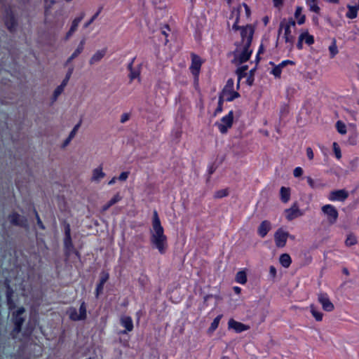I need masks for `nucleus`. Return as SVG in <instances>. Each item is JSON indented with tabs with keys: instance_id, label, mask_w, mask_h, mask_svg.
I'll return each mask as SVG.
<instances>
[{
	"instance_id": "12",
	"label": "nucleus",
	"mask_w": 359,
	"mask_h": 359,
	"mask_svg": "<svg viewBox=\"0 0 359 359\" xmlns=\"http://www.w3.org/2000/svg\"><path fill=\"white\" fill-rule=\"evenodd\" d=\"M348 197V193L345 189L334 190L330 193V201H344Z\"/></svg>"
},
{
	"instance_id": "54",
	"label": "nucleus",
	"mask_w": 359,
	"mask_h": 359,
	"mask_svg": "<svg viewBox=\"0 0 359 359\" xmlns=\"http://www.w3.org/2000/svg\"><path fill=\"white\" fill-rule=\"evenodd\" d=\"M304 40V34H300L298 39V41L297 43V48L299 50H302L303 48V41Z\"/></svg>"
},
{
	"instance_id": "63",
	"label": "nucleus",
	"mask_w": 359,
	"mask_h": 359,
	"mask_svg": "<svg viewBox=\"0 0 359 359\" xmlns=\"http://www.w3.org/2000/svg\"><path fill=\"white\" fill-rule=\"evenodd\" d=\"M302 8L300 7V6H297L296 8V11L294 12V17L296 18H299V16L302 15Z\"/></svg>"
},
{
	"instance_id": "55",
	"label": "nucleus",
	"mask_w": 359,
	"mask_h": 359,
	"mask_svg": "<svg viewBox=\"0 0 359 359\" xmlns=\"http://www.w3.org/2000/svg\"><path fill=\"white\" fill-rule=\"evenodd\" d=\"M81 121H80L73 128V130L71 131V133H69V136H70V138H73L77 130H79V127L81 126Z\"/></svg>"
},
{
	"instance_id": "14",
	"label": "nucleus",
	"mask_w": 359,
	"mask_h": 359,
	"mask_svg": "<svg viewBox=\"0 0 359 359\" xmlns=\"http://www.w3.org/2000/svg\"><path fill=\"white\" fill-rule=\"evenodd\" d=\"M201 60L199 56L195 54H191V65L190 70L194 76H198L201 67Z\"/></svg>"
},
{
	"instance_id": "49",
	"label": "nucleus",
	"mask_w": 359,
	"mask_h": 359,
	"mask_svg": "<svg viewBox=\"0 0 359 359\" xmlns=\"http://www.w3.org/2000/svg\"><path fill=\"white\" fill-rule=\"evenodd\" d=\"M305 43L308 45H312L314 43V37L309 34L308 32H304Z\"/></svg>"
},
{
	"instance_id": "4",
	"label": "nucleus",
	"mask_w": 359,
	"mask_h": 359,
	"mask_svg": "<svg viewBox=\"0 0 359 359\" xmlns=\"http://www.w3.org/2000/svg\"><path fill=\"white\" fill-rule=\"evenodd\" d=\"M4 24L6 28L11 32H15L18 26L17 20L14 16L13 11L10 8H7L5 11L4 17Z\"/></svg>"
},
{
	"instance_id": "37",
	"label": "nucleus",
	"mask_w": 359,
	"mask_h": 359,
	"mask_svg": "<svg viewBox=\"0 0 359 359\" xmlns=\"http://www.w3.org/2000/svg\"><path fill=\"white\" fill-rule=\"evenodd\" d=\"M269 65L274 66L273 69L271 70V73L276 77V78H280L281 75L282 68L278 65H275L274 62H270Z\"/></svg>"
},
{
	"instance_id": "61",
	"label": "nucleus",
	"mask_w": 359,
	"mask_h": 359,
	"mask_svg": "<svg viewBox=\"0 0 359 359\" xmlns=\"http://www.w3.org/2000/svg\"><path fill=\"white\" fill-rule=\"evenodd\" d=\"M310 5V10L313 12H315L316 13H319L320 12V7L316 5V4H313V5H311L310 4H309Z\"/></svg>"
},
{
	"instance_id": "47",
	"label": "nucleus",
	"mask_w": 359,
	"mask_h": 359,
	"mask_svg": "<svg viewBox=\"0 0 359 359\" xmlns=\"http://www.w3.org/2000/svg\"><path fill=\"white\" fill-rule=\"evenodd\" d=\"M229 195V191L226 189H220L215 192L214 197L215 198H222Z\"/></svg>"
},
{
	"instance_id": "31",
	"label": "nucleus",
	"mask_w": 359,
	"mask_h": 359,
	"mask_svg": "<svg viewBox=\"0 0 359 359\" xmlns=\"http://www.w3.org/2000/svg\"><path fill=\"white\" fill-rule=\"evenodd\" d=\"M121 196H119L118 194H116V195L114 196V197L112 198H111V200L107 203L105 204L103 207H102V210L103 211H106L107 210H108L111 205H114L115 203H116L118 201H119L121 200Z\"/></svg>"
},
{
	"instance_id": "23",
	"label": "nucleus",
	"mask_w": 359,
	"mask_h": 359,
	"mask_svg": "<svg viewBox=\"0 0 359 359\" xmlns=\"http://www.w3.org/2000/svg\"><path fill=\"white\" fill-rule=\"evenodd\" d=\"M84 45H85V39H82L77 48L74 50V52L72 53V55L68 58V60L66 62V65L70 63L74 59L77 57L83 50L84 49Z\"/></svg>"
},
{
	"instance_id": "25",
	"label": "nucleus",
	"mask_w": 359,
	"mask_h": 359,
	"mask_svg": "<svg viewBox=\"0 0 359 359\" xmlns=\"http://www.w3.org/2000/svg\"><path fill=\"white\" fill-rule=\"evenodd\" d=\"M280 200L283 203H286L290 198V189L282 187L280 190Z\"/></svg>"
},
{
	"instance_id": "9",
	"label": "nucleus",
	"mask_w": 359,
	"mask_h": 359,
	"mask_svg": "<svg viewBox=\"0 0 359 359\" xmlns=\"http://www.w3.org/2000/svg\"><path fill=\"white\" fill-rule=\"evenodd\" d=\"M285 22V19L284 18L280 23L279 29H278V35L280 34L283 29L285 30L284 38L286 43H290V49L293 47V43L294 41V37L291 34V29L288 27V26H284V23Z\"/></svg>"
},
{
	"instance_id": "43",
	"label": "nucleus",
	"mask_w": 359,
	"mask_h": 359,
	"mask_svg": "<svg viewBox=\"0 0 359 359\" xmlns=\"http://www.w3.org/2000/svg\"><path fill=\"white\" fill-rule=\"evenodd\" d=\"M223 102H224V95H222V94H221L219 95V97L218 105H217V107L216 108V109L215 111L214 116H216L217 114H219V113L222 111V110H223Z\"/></svg>"
},
{
	"instance_id": "38",
	"label": "nucleus",
	"mask_w": 359,
	"mask_h": 359,
	"mask_svg": "<svg viewBox=\"0 0 359 359\" xmlns=\"http://www.w3.org/2000/svg\"><path fill=\"white\" fill-rule=\"evenodd\" d=\"M225 96H226V101L232 102L236 98L239 97L241 95H240L239 93H238L233 90H229L228 92L227 95Z\"/></svg>"
},
{
	"instance_id": "7",
	"label": "nucleus",
	"mask_w": 359,
	"mask_h": 359,
	"mask_svg": "<svg viewBox=\"0 0 359 359\" xmlns=\"http://www.w3.org/2000/svg\"><path fill=\"white\" fill-rule=\"evenodd\" d=\"M290 236L287 231L279 228L274 233V240L277 248H283L285 246L287 239Z\"/></svg>"
},
{
	"instance_id": "60",
	"label": "nucleus",
	"mask_w": 359,
	"mask_h": 359,
	"mask_svg": "<svg viewBox=\"0 0 359 359\" xmlns=\"http://www.w3.org/2000/svg\"><path fill=\"white\" fill-rule=\"evenodd\" d=\"M129 172H123L119 175L118 180L121 181H126L128 177Z\"/></svg>"
},
{
	"instance_id": "21",
	"label": "nucleus",
	"mask_w": 359,
	"mask_h": 359,
	"mask_svg": "<svg viewBox=\"0 0 359 359\" xmlns=\"http://www.w3.org/2000/svg\"><path fill=\"white\" fill-rule=\"evenodd\" d=\"M64 248L65 252L67 256H69L73 252H74V248L71 236L64 237Z\"/></svg>"
},
{
	"instance_id": "13",
	"label": "nucleus",
	"mask_w": 359,
	"mask_h": 359,
	"mask_svg": "<svg viewBox=\"0 0 359 359\" xmlns=\"http://www.w3.org/2000/svg\"><path fill=\"white\" fill-rule=\"evenodd\" d=\"M285 212L286 213V219L288 221H292L294 219L298 217L299 216L302 215V213L300 212V210L299 208L297 202L294 203L291 208L286 209Z\"/></svg>"
},
{
	"instance_id": "27",
	"label": "nucleus",
	"mask_w": 359,
	"mask_h": 359,
	"mask_svg": "<svg viewBox=\"0 0 359 359\" xmlns=\"http://www.w3.org/2000/svg\"><path fill=\"white\" fill-rule=\"evenodd\" d=\"M25 321V319L22 316H14L13 323H14V329L13 332L18 334L21 331V327Z\"/></svg>"
},
{
	"instance_id": "56",
	"label": "nucleus",
	"mask_w": 359,
	"mask_h": 359,
	"mask_svg": "<svg viewBox=\"0 0 359 359\" xmlns=\"http://www.w3.org/2000/svg\"><path fill=\"white\" fill-rule=\"evenodd\" d=\"M306 156L308 157V158L309 160H313V149L311 148V147H307L306 148Z\"/></svg>"
},
{
	"instance_id": "17",
	"label": "nucleus",
	"mask_w": 359,
	"mask_h": 359,
	"mask_svg": "<svg viewBox=\"0 0 359 359\" xmlns=\"http://www.w3.org/2000/svg\"><path fill=\"white\" fill-rule=\"evenodd\" d=\"M109 277V275L107 271H102L100 273V283L96 288V297H98L100 294L102 293L104 285L108 280Z\"/></svg>"
},
{
	"instance_id": "22",
	"label": "nucleus",
	"mask_w": 359,
	"mask_h": 359,
	"mask_svg": "<svg viewBox=\"0 0 359 359\" xmlns=\"http://www.w3.org/2000/svg\"><path fill=\"white\" fill-rule=\"evenodd\" d=\"M160 34H158V39L163 40L164 45H167L169 41L168 37L170 32V28L168 25H164L160 27Z\"/></svg>"
},
{
	"instance_id": "2",
	"label": "nucleus",
	"mask_w": 359,
	"mask_h": 359,
	"mask_svg": "<svg viewBox=\"0 0 359 359\" xmlns=\"http://www.w3.org/2000/svg\"><path fill=\"white\" fill-rule=\"evenodd\" d=\"M322 212L327 217V220L330 224H334L337 222L339 213L337 210L332 205H325L322 207Z\"/></svg>"
},
{
	"instance_id": "42",
	"label": "nucleus",
	"mask_w": 359,
	"mask_h": 359,
	"mask_svg": "<svg viewBox=\"0 0 359 359\" xmlns=\"http://www.w3.org/2000/svg\"><path fill=\"white\" fill-rule=\"evenodd\" d=\"M256 69H257V66H255L253 69L250 70L249 76H248V78L246 79V83H248V86H252L254 83V80H255L254 76H255Z\"/></svg>"
},
{
	"instance_id": "10",
	"label": "nucleus",
	"mask_w": 359,
	"mask_h": 359,
	"mask_svg": "<svg viewBox=\"0 0 359 359\" xmlns=\"http://www.w3.org/2000/svg\"><path fill=\"white\" fill-rule=\"evenodd\" d=\"M168 248L167 238L163 234V228L158 220V252L161 254L165 252Z\"/></svg>"
},
{
	"instance_id": "1",
	"label": "nucleus",
	"mask_w": 359,
	"mask_h": 359,
	"mask_svg": "<svg viewBox=\"0 0 359 359\" xmlns=\"http://www.w3.org/2000/svg\"><path fill=\"white\" fill-rule=\"evenodd\" d=\"M70 320L73 321H79L85 320L87 317L86 314V306L84 302H83L80 306L79 311L78 312L76 309L70 307L67 311Z\"/></svg>"
},
{
	"instance_id": "16",
	"label": "nucleus",
	"mask_w": 359,
	"mask_h": 359,
	"mask_svg": "<svg viewBox=\"0 0 359 359\" xmlns=\"http://www.w3.org/2000/svg\"><path fill=\"white\" fill-rule=\"evenodd\" d=\"M271 229V223L269 220H264L258 226L257 233L261 238H264Z\"/></svg>"
},
{
	"instance_id": "29",
	"label": "nucleus",
	"mask_w": 359,
	"mask_h": 359,
	"mask_svg": "<svg viewBox=\"0 0 359 359\" xmlns=\"http://www.w3.org/2000/svg\"><path fill=\"white\" fill-rule=\"evenodd\" d=\"M348 11L346 13V17L349 19H354L358 15V11H359L354 6L347 5Z\"/></svg>"
},
{
	"instance_id": "46",
	"label": "nucleus",
	"mask_w": 359,
	"mask_h": 359,
	"mask_svg": "<svg viewBox=\"0 0 359 359\" xmlns=\"http://www.w3.org/2000/svg\"><path fill=\"white\" fill-rule=\"evenodd\" d=\"M252 41V32L251 31L248 39H247L245 41H242V43H243V49L245 50H251L250 49V48Z\"/></svg>"
},
{
	"instance_id": "50",
	"label": "nucleus",
	"mask_w": 359,
	"mask_h": 359,
	"mask_svg": "<svg viewBox=\"0 0 359 359\" xmlns=\"http://www.w3.org/2000/svg\"><path fill=\"white\" fill-rule=\"evenodd\" d=\"M210 298H215L216 300H219L221 299L219 295H213V294H205L204 297H203V304L207 306L208 304V301L209 299Z\"/></svg>"
},
{
	"instance_id": "59",
	"label": "nucleus",
	"mask_w": 359,
	"mask_h": 359,
	"mask_svg": "<svg viewBox=\"0 0 359 359\" xmlns=\"http://www.w3.org/2000/svg\"><path fill=\"white\" fill-rule=\"evenodd\" d=\"M295 64V62L292 60H284L281 63H280L278 65L283 68L285 66H287V65H294Z\"/></svg>"
},
{
	"instance_id": "44",
	"label": "nucleus",
	"mask_w": 359,
	"mask_h": 359,
	"mask_svg": "<svg viewBox=\"0 0 359 359\" xmlns=\"http://www.w3.org/2000/svg\"><path fill=\"white\" fill-rule=\"evenodd\" d=\"M102 10V7L100 6L97 9V12L91 17V18L84 24V25H83L84 28H87L90 25H91L94 22V20L97 18L99 14L101 13Z\"/></svg>"
},
{
	"instance_id": "15",
	"label": "nucleus",
	"mask_w": 359,
	"mask_h": 359,
	"mask_svg": "<svg viewBox=\"0 0 359 359\" xmlns=\"http://www.w3.org/2000/svg\"><path fill=\"white\" fill-rule=\"evenodd\" d=\"M228 325L229 329L235 330L237 333H241L250 329V326L236 321L232 318L229 320Z\"/></svg>"
},
{
	"instance_id": "32",
	"label": "nucleus",
	"mask_w": 359,
	"mask_h": 359,
	"mask_svg": "<svg viewBox=\"0 0 359 359\" xmlns=\"http://www.w3.org/2000/svg\"><path fill=\"white\" fill-rule=\"evenodd\" d=\"M248 69V65H243L236 69V74H237L238 79L239 81H241L243 78H244L247 76L246 71Z\"/></svg>"
},
{
	"instance_id": "24",
	"label": "nucleus",
	"mask_w": 359,
	"mask_h": 359,
	"mask_svg": "<svg viewBox=\"0 0 359 359\" xmlns=\"http://www.w3.org/2000/svg\"><path fill=\"white\" fill-rule=\"evenodd\" d=\"M5 285L6 287V299H7V303H8L9 307L11 309H12V308L14 307V302H13V301L12 299V297L13 295V290L11 287V286L9 285V281L8 280H6L5 281Z\"/></svg>"
},
{
	"instance_id": "11",
	"label": "nucleus",
	"mask_w": 359,
	"mask_h": 359,
	"mask_svg": "<svg viewBox=\"0 0 359 359\" xmlns=\"http://www.w3.org/2000/svg\"><path fill=\"white\" fill-rule=\"evenodd\" d=\"M318 302L321 304L324 311L330 312L334 309V304L330 300V298L326 293H320L318 297Z\"/></svg>"
},
{
	"instance_id": "34",
	"label": "nucleus",
	"mask_w": 359,
	"mask_h": 359,
	"mask_svg": "<svg viewBox=\"0 0 359 359\" xmlns=\"http://www.w3.org/2000/svg\"><path fill=\"white\" fill-rule=\"evenodd\" d=\"M84 16H85V13L83 12H82L80 13L79 16H78L73 20L72 26L70 27V29H72V31L75 32L79 24L83 20Z\"/></svg>"
},
{
	"instance_id": "64",
	"label": "nucleus",
	"mask_w": 359,
	"mask_h": 359,
	"mask_svg": "<svg viewBox=\"0 0 359 359\" xmlns=\"http://www.w3.org/2000/svg\"><path fill=\"white\" fill-rule=\"evenodd\" d=\"M129 118H130V115L127 113H125V114H122L121 116V122L125 123L127 121H128Z\"/></svg>"
},
{
	"instance_id": "8",
	"label": "nucleus",
	"mask_w": 359,
	"mask_h": 359,
	"mask_svg": "<svg viewBox=\"0 0 359 359\" xmlns=\"http://www.w3.org/2000/svg\"><path fill=\"white\" fill-rule=\"evenodd\" d=\"M234 55V59L232 60L233 63L238 62L239 65L248 61L252 53V50H243L241 53H238V50H235L231 53Z\"/></svg>"
},
{
	"instance_id": "40",
	"label": "nucleus",
	"mask_w": 359,
	"mask_h": 359,
	"mask_svg": "<svg viewBox=\"0 0 359 359\" xmlns=\"http://www.w3.org/2000/svg\"><path fill=\"white\" fill-rule=\"evenodd\" d=\"M307 182L311 188L317 189L323 187L320 181H315L311 177H306Z\"/></svg>"
},
{
	"instance_id": "51",
	"label": "nucleus",
	"mask_w": 359,
	"mask_h": 359,
	"mask_svg": "<svg viewBox=\"0 0 359 359\" xmlns=\"http://www.w3.org/2000/svg\"><path fill=\"white\" fill-rule=\"evenodd\" d=\"M333 149H334V154H335V156L337 157V158H338V159L341 158V150H340V148H339V145L337 144V143H336V142L333 143Z\"/></svg>"
},
{
	"instance_id": "19",
	"label": "nucleus",
	"mask_w": 359,
	"mask_h": 359,
	"mask_svg": "<svg viewBox=\"0 0 359 359\" xmlns=\"http://www.w3.org/2000/svg\"><path fill=\"white\" fill-rule=\"evenodd\" d=\"M106 53H107V49L106 48H103V49L97 50L93 55V56L90 57V59L89 60V64L90 65H93L99 62L105 56Z\"/></svg>"
},
{
	"instance_id": "28",
	"label": "nucleus",
	"mask_w": 359,
	"mask_h": 359,
	"mask_svg": "<svg viewBox=\"0 0 359 359\" xmlns=\"http://www.w3.org/2000/svg\"><path fill=\"white\" fill-rule=\"evenodd\" d=\"M279 261L280 264L285 268H288L292 262L290 256L287 253L282 254L280 256Z\"/></svg>"
},
{
	"instance_id": "45",
	"label": "nucleus",
	"mask_w": 359,
	"mask_h": 359,
	"mask_svg": "<svg viewBox=\"0 0 359 359\" xmlns=\"http://www.w3.org/2000/svg\"><path fill=\"white\" fill-rule=\"evenodd\" d=\"M357 243V238L355 236L350 234L347 236L345 244L346 246H352Z\"/></svg>"
},
{
	"instance_id": "5",
	"label": "nucleus",
	"mask_w": 359,
	"mask_h": 359,
	"mask_svg": "<svg viewBox=\"0 0 359 359\" xmlns=\"http://www.w3.org/2000/svg\"><path fill=\"white\" fill-rule=\"evenodd\" d=\"M135 57H133L128 65V69L129 71L128 78L131 83L133 80L137 79L138 82H141V65H139L137 67H134V62Z\"/></svg>"
},
{
	"instance_id": "30",
	"label": "nucleus",
	"mask_w": 359,
	"mask_h": 359,
	"mask_svg": "<svg viewBox=\"0 0 359 359\" xmlns=\"http://www.w3.org/2000/svg\"><path fill=\"white\" fill-rule=\"evenodd\" d=\"M235 280L240 284H245L247 282V275L244 271H238L236 275Z\"/></svg>"
},
{
	"instance_id": "48",
	"label": "nucleus",
	"mask_w": 359,
	"mask_h": 359,
	"mask_svg": "<svg viewBox=\"0 0 359 359\" xmlns=\"http://www.w3.org/2000/svg\"><path fill=\"white\" fill-rule=\"evenodd\" d=\"M65 90V87H63L62 86L60 85L58 86L54 90L53 92V101H55L58 96L62 94V93Z\"/></svg>"
},
{
	"instance_id": "3",
	"label": "nucleus",
	"mask_w": 359,
	"mask_h": 359,
	"mask_svg": "<svg viewBox=\"0 0 359 359\" xmlns=\"http://www.w3.org/2000/svg\"><path fill=\"white\" fill-rule=\"evenodd\" d=\"M233 121V112L230 111L229 114L221 119V123H216L219 132L222 134L227 133L228 129L231 128Z\"/></svg>"
},
{
	"instance_id": "20",
	"label": "nucleus",
	"mask_w": 359,
	"mask_h": 359,
	"mask_svg": "<svg viewBox=\"0 0 359 359\" xmlns=\"http://www.w3.org/2000/svg\"><path fill=\"white\" fill-rule=\"evenodd\" d=\"M121 323L126 327V330L123 331L122 333L126 334L127 332H131L133 329V323L130 317L127 316H123L121 317Z\"/></svg>"
},
{
	"instance_id": "58",
	"label": "nucleus",
	"mask_w": 359,
	"mask_h": 359,
	"mask_svg": "<svg viewBox=\"0 0 359 359\" xmlns=\"http://www.w3.org/2000/svg\"><path fill=\"white\" fill-rule=\"evenodd\" d=\"M34 213H35V216H36V221H37V224L39 225V226L41 229H45V226H43L37 212L36 210H34Z\"/></svg>"
},
{
	"instance_id": "6",
	"label": "nucleus",
	"mask_w": 359,
	"mask_h": 359,
	"mask_svg": "<svg viewBox=\"0 0 359 359\" xmlns=\"http://www.w3.org/2000/svg\"><path fill=\"white\" fill-rule=\"evenodd\" d=\"M8 220L13 226L26 228L27 227V219L25 217L20 215L16 212H13L8 215Z\"/></svg>"
},
{
	"instance_id": "52",
	"label": "nucleus",
	"mask_w": 359,
	"mask_h": 359,
	"mask_svg": "<svg viewBox=\"0 0 359 359\" xmlns=\"http://www.w3.org/2000/svg\"><path fill=\"white\" fill-rule=\"evenodd\" d=\"M64 229H65V236H71V227L70 224L67 222H63Z\"/></svg>"
},
{
	"instance_id": "62",
	"label": "nucleus",
	"mask_w": 359,
	"mask_h": 359,
	"mask_svg": "<svg viewBox=\"0 0 359 359\" xmlns=\"http://www.w3.org/2000/svg\"><path fill=\"white\" fill-rule=\"evenodd\" d=\"M269 275L274 278L276 276V269L273 266L269 267Z\"/></svg>"
},
{
	"instance_id": "53",
	"label": "nucleus",
	"mask_w": 359,
	"mask_h": 359,
	"mask_svg": "<svg viewBox=\"0 0 359 359\" xmlns=\"http://www.w3.org/2000/svg\"><path fill=\"white\" fill-rule=\"evenodd\" d=\"M303 169L301 167H297L293 171V175L295 177H299L303 175Z\"/></svg>"
},
{
	"instance_id": "35",
	"label": "nucleus",
	"mask_w": 359,
	"mask_h": 359,
	"mask_svg": "<svg viewBox=\"0 0 359 359\" xmlns=\"http://www.w3.org/2000/svg\"><path fill=\"white\" fill-rule=\"evenodd\" d=\"M311 309V313H312L313 316L315 318L316 320L317 321H321L323 319V313L320 311H318L316 306L314 305L310 306Z\"/></svg>"
},
{
	"instance_id": "36",
	"label": "nucleus",
	"mask_w": 359,
	"mask_h": 359,
	"mask_svg": "<svg viewBox=\"0 0 359 359\" xmlns=\"http://www.w3.org/2000/svg\"><path fill=\"white\" fill-rule=\"evenodd\" d=\"M233 80L232 79H229L226 81V84L222 90V95H226L229 90H233Z\"/></svg>"
},
{
	"instance_id": "57",
	"label": "nucleus",
	"mask_w": 359,
	"mask_h": 359,
	"mask_svg": "<svg viewBox=\"0 0 359 359\" xmlns=\"http://www.w3.org/2000/svg\"><path fill=\"white\" fill-rule=\"evenodd\" d=\"M295 25H296V22L292 18H289L287 22L285 20V22L284 23V26H288V27L290 29L292 26L294 27Z\"/></svg>"
},
{
	"instance_id": "41",
	"label": "nucleus",
	"mask_w": 359,
	"mask_h": 359,
	"mask_svg": "<svg viewBox=\"0 0 359 359\" xmlns=\"http://www.w3.org/2000/svg\"><path fill=\"white\" fill-rule=\"evenodd\" d=\"M336 128L339 133L344 135L346 133V126L341 121H338L336 123Z\"/></svg>"
},
{
	"instance_id": "26",
	"label": "nucleus",
	"mask_w": 359,
	"mask_h": 359,
	"mask_svg": "<svg viewBox=\"0 0 359 359\" xmlns=\"http://www.w3.org/2000/svg\"><path fill=\"white\" fill-rule=\"evenodd\" d=\"M252 32V35L254 34V29L250 25H248L244 27H242L241 29V36L242 39V41H245L247 39H248L250 32Z\"/></svg>"
},
{
	"instance_id": "18",
	"label": "nucleus",
	"mask_w": 359,
	"mask_h": 359,
	"mask_svg": "<svg viewBox=\"0 0 359 359\" xmlns=\"http://www.w3.org/2000/svg\"><path fill=\"white\" fill-rule=\"evenodd\" d=\"M102 165H100L96 168L93 169L92 171L91 181L98 182L101 179L105 177V173L102 170Z\"/></svg>"
},
{
	"instance_id": "39",
	"label": "nucleus",
	"mask_w": 359,
	"mask_h": 359,
	"mask_svg": "<svg viewBox=\"0 0 359 359\" xmlns=\"http://www.w3.org/2000/svg\"><path fill=\"white\" fill-rule=\"evenodd\" d=\"M222 315H219L213 320L210 327L208 328L209 332H212L218 327Z\"/></svg>"
},
{
	"instance_id": "33",
	"label": "nucleus",
	"mask_w": 359,
	"mask_h": 359,
	"mask_svg": "<svg viewBox=\"0 0 359 359\" xmlns=\"http://www.w3.org/2000/svg\"><path fill=\"white\" fill-rule=\"evenodd\" d=\"M330 56V58H334L338 53V48L335 39H333L331 45L329 46Z\"/></svg>"
}]
</instances>
